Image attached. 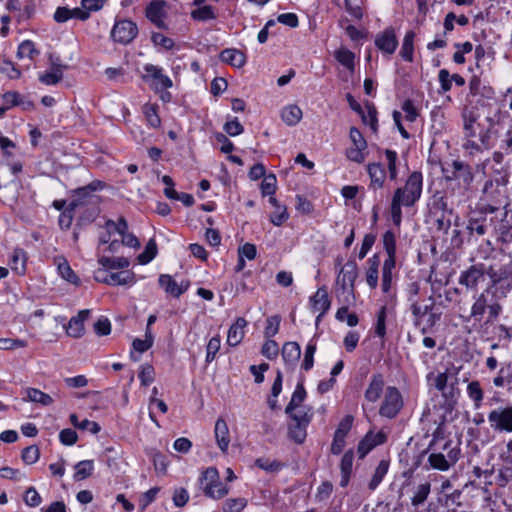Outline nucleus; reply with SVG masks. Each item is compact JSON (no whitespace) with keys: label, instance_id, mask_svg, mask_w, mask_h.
Wrapping results in <instances>:
<instances>
[{"label":"nucleus","instance_id":"nucleus-18","mask_svg":"<svg viewBox=\"0 0 512 512\" xmlns=\"http://www.w3.org/2000/svg\"><path fill=\"white\" fill-rule=\"evenodd\" d=\"M367 173L370 178L369 189L376 191L384 187L387 172L382 163H369L367 165Z\"/></svg>","mask_w":512,"mask_h":512},{"label":"nucleus","instance_id":"nucleus-40","mask_svg":"<svg viewBox=\"0 0 512 512\" xmlns=\"http://www.w3.org/2000/svg\"><path fill=\"white\" fill-rule=\"evenodd\" d=\"M389 468V462L386 460H381L376 467L372 479L368 484V488L373 491L378 485L382 482L384 476L387 474Z\"/></svg>","mask_w":512,"mask_h":512},{"label":"nucleus","instance_id":"nucleus-12","mask_svg":"<svg viewBox=\"0 0 512 512\" xmlns=\"http://www.w3.org/2000/svg\"><path fill=\"white\" fill-rule=\"evenodd\" d=\"M463 130L466 139L479 138L481 145L485 148L489 147L490 132L485 130L480 124L476 125V117L473 113L463 114Z\"/></svg>","mask_w":512,"mask_h":512},{"label":"nucleus","instance_id":"nucleus-20","mask_svg":"<svg viewBox=\"0 0 512 512\" xmlns=\"http://www.w3.org/2000/svg\"><path fill=\"white\" fill-rule=\"evenodd\" d=\"M310 302L314 311H321L320 315L317 317L318 322L331 306V300L329 299L326 286L318 288L316 293L310 298Z\"/></svg>","mask_w":512,"mask_h":512},{"label":"nucleus","instance_id":"nucleus-60","mask_svg":"<svg viewBox=\"0 0 512 512\" xmlns=\"http://www.w3.org/2000/svg\"><path fill=\"white\" fill-rule=\"evenodd\" d=\"M247 504L244 498H232L225 501L224 512H241Z\"/></svg>","mask_w":512,"mask_h":512},{"label":"nucleus","instance_id":"nucleus-17","mask_svg":"<svg viewBox=\"0 0 512 512\" xmlns=\"http://www.w3.org/2000/svg\"><path fill=\"white\" fill-rule=\"evenodd\" d=\"M387 440V435L379 431L377 433H373L369 431L364 438L358 443L357 452L359 454V458L363 459L374 447L385 443Z\"/></svg>","mask_w":512,"mask_h":512},{"label":"nucleus","instance_id":"nucleus-56","mask_svg":"<svg viewBox=\"0 0 512 512\" xmlns=\"http://www.w3.org/2000/svg\"><path fill=\"white\" fill-rule=\"evenodd\" d=\"M427 381L432 382L434 387L442 392V390H446L445 387L448 385V375L446 372L439 373L435 375L433 372L428 373L427 375Z\"/></svg>","mask_w":512,"mask_h":512},{"label":"nucleus","instance_id":"nucleus-39","mask_svg":"<svg viewBox=\"0 0 512 512\" xmlns=\"http://www.w3.org/2000/svg\"><path fill=\"white\" fill-rule=\"evenodd\" d=\"M81 205L79 200H73L69 206L62 211V213L59 216V226L61 229L68 230L73 221V211Z\"/></svg>","mask_w":512,"mask_h":512},{"label":"nucleus","instance_id":"nucleus-15","mask_svg":"<svg viewBox=\"0 0 512 512\" xmlns=\"http://www.w3.org/2000/svg\"><path fill=\"white\" fill-rule=\"evenodd\" d=\"M166 6L167 2L165 0H153L145 9L146 18L159 29H167L164 22V18L167 16Z\"/></svg>","mask_w":512,"mask_h":512},{"label":"nucleus","instance_id":"nucleus-34","mask_svg":"<svg viewBox=\"0 0 512 512\" xmlns=\"http://www.w3.org/2000/svg\"><path fill=\"white\" fill-rule=\"evenodd\" d=\"M75 474L73 476L76 482L85 480L89 478L94 471V462L93 460H82L78 462L75 466Z\"/></svg>","mask_w":512,"mask_h":512},{"label":"nucleus","instance_id":"nucleus-62","mask_svg":"<svg viewBox=\"0 0 512 512\" xmlns=\"http://www.w3.org/2000/svg\"><path fill=\"white\" fill-rule=\"evenodd\" d=\"M279 352L278 344L276 341L267 338V341L263 344L261 353L266 358L272 360L277 357Z\"/></svg>","mask_w":512,"mask_h":512},{"label":"nucleus","instance_id":"nucleus-51","mask_svg":"<svg viewBox=\"0 0 512 512\" xmlns=\"http://www.w3.org/2000/svg\"><path fill=\"white\" fill-rule=\"evenodd\" d=\"M39 54V51L36 50L35 48V45L32 41L30 40H25L23 41L19 47H18V51H17V57L18 58H29V59H33L35 55H38Z\"/></svg>","mask_w":512,"mask_h":512},{"label":"nucleus","instance_id":"nucleus-55","mask_svg":"<svg viewBox=\"0 0 512 512\" xmlns=\"http://www.w3.org/2000/svg\"><path fill=\"white\" fill-rule=\"evenodd\" d=\"M276 176L274 174H268L264 177L261 183V193L263 196L274 195L276 191Z\"/></svg>","mask_w":512,"mask_h":512},{"label":"nucleus","instance_id":"nucleus-54","mask_svg":"<svg viewBox=\"0 0 512 512\" xmlns=\"http://www.w3.org/2000/svg\"><path fill=\"white\" fill-rule=\"evenodd\" d=\"M281 322V317L279 315H273L267 318L266 327H265V337L271 338L275 336L279 331V326Z\"/></svg>","mask_w":512,"mask_h":512},{"label":"nucleus","instance_id":"nucleus-49","mask_svg":"<svg viewBox=\"0 0 512 512\" xmlns=\"http://www.w3.org/2000/svg\"><path fill=\"white\" fill-rule=\"evenodd\" d=\"M386 317L387 308L386 306H382L377 313V320L375 324V334L381 339H384L386 336Z\"/></svg>","mask_w":512,"mask_h":512},{"label":"nucleus","instance_id":"nucleus-6","mask_svg":"<svg viewBox=\"0 0 512 512\" xmlns=\"http://www.w3.org/2000/svg\"><path fill=\"white\" fill-rule=\"evenodd\" d=\"M206 496L220 499L228 493V488L219 481V473L215 467L207 468L200 478Z\"/></svg>","mask_w":512,"mask_h":512},{"label":"nucleus","instance_id":"nucleus-1","mask_svg":"<svg viewBox=\"0 0 512 512\" xmlns=\"http://www.w3.org/2000/svg\"><path fill=\"white\" fill-rule=\"evenodd\" d=\"M487 275L490 278V285L494 295L506 297L512 289V259L507 258L500 265L492 264L487 267Z\"/></svg>","mask_w":512,"mask_h":512},{"label":"nucleus","instance_id":"nucleus-28","mask_svg":"<svg viewBox=\"0 0 512 512\" xmlns=\"http://www.w3.org/2000/svg\"><path fill=\"white\" fill-rule=\"evenodd\" d=\"M402 206L406 207V201L400 198V191L395 190L391 201L390 211L392 221L397 227L400 226L402 221Z\"/></svg>","mask_w":512,"mask_h":512},{"label":"nucleus","instance_id":"nucleus-48","mask_svg":"<svg viewBox=\"0 0 512 512\" xmlns=\"http://www.w3.org/2000/svg\"><path fill=\"white\" fill-rule=\"evenodd\" d=\"M11 268L18 274L25 272V252L22 249H15L11 258Z\"/></svg>","mask_w":512,"mask_h":512},{"label":"nucleus","instance_id":"nucleus-30","mask_svg":"<svg viewBox=\"0 0 512 512\" xmlns=\"http://www.w3.org/2000/svg\"><path fill=\"white\" fill-rule=\"evenodd\" d=\"M301 356V348L297 342H286L282 348V357L287 364L294 365Z\"/></svg>","mask_w":512,"mask_h":512},{"label":"nucleus","instance_id":"nucleus-61","mask_svg":"<svg viewBox=\"0 0 512 512\" xmlns=\"http://www.w3.org/2000/svg\"><path fill=\"white\" fill-rule=\"evenodd\" d=\"M316 351V344L309 342L305 349L304 360L302 362V369L309 371L314 364V353Z\"/></svg>","mask_w":512,"mask_h":512},{"label":"nucleus","instance_id":"nucleus-4","mask_svg":"<svg viewBox=\"0 0 512 512\" xmlns=\"http://www.w3.org/2000/svg\"><path fill=\"white\" fill-rule=\"evenodd\" d=\"M358 277V267L354 260H348L341 268L336 283L340 285L342 294L344 295V302L347 304H354L355 297V281Z\"/></svg>","mask_w":512,"mask_h":512},{"label":"nucleus","instance_id":"nucleus-13","mask_svg":"<svg viewBox=\"0 0 512 512\" xmlns=\"http://www.w3.org/2000/svg\"><path fill=\"white\" fill-rule=\"evenodd\" d=\"M134 278V272L129 270L108 273L106 268H100L96 270L94 273V279L97 282L105 283L112 286L132 283L134 281Z\"/></svg>","mask_w":512,"mask_h":512},{"label":"nucleus","instance_id":"nucleus-23","mask_svg":"<svg viewBox=\"0 0 512 512\" xmlns=\"http://www.w3.org/2000/svg\"><path fill=\"white\" fill-rule=\"evenodd\" d=\"M214 434L217 445L222 452H226L230 443L229 429L223 418H218L215 423Z\"/></svg>","mask_w":512,"mask_h":512},{"label":"nucleus","instance_id":"nucleus-53","mask_svg":"<svg viewBox=\"0 0 512 512\" xmlns=\"http://www.w3.org/2000/svg\"><path fill=\"white\" fill-rule=\"evenodd\" d=\"M159 285L165 290L166 293L172 295L176 298V291L178 284L176 281L168 274H162L159 277Z\"/></svg>","mask_w":512,"mask_h":512},{"label":"nucleus","instance_id":"nucleus-11","mask_svg":"<svg viewBox=\"0 0 512 512\" xmlns=\"http://www.w3.org/2000/svg\"><path fill=\"white\" fill-rule=\"evenodd\" d=\"M137 35V24L128 19L116 21L111 30L112 40L123 45L131 43Z\"/></svg>","mask_w":512,"mask_h":512},{"label":"nucleus","instance_id":"nucleus-47","mask_svg":"<svg viewBox=\"0 0 512 512\" xmlns=\"http://www.w3.org/2000/svg\"><path fill=\"white\" fill-rule=\"evenodd\" d=\"M157 254V245L154 239H150L146 244L145 250L139 254L138 261L140 264H147L152 261Z\"/></svg>","mask_w":512,"mask_h":512},{"label":"nucleus","instance_id":"nucleus-43","mask_svg":"<svg viewBox=\"0 0 512 512\" xmlns=\"http://www.w3.org/2000/svg\"><path fill=\"white\" fill-rule=\"evenodd\" d=\"M309 424L295 423L289 426V437L298 444H302L307 436L306 428Z\"/></svg>","mask_w":512,"mask_h":512},{"label":"nucleus","instance_id":"nucleus-35","mask_svg":"<svg viewBox=\"0 0 512 512\" xmlns=\"http://www.w3.org/2000/svg\"><path fill=\"white\" fill-rule=\"evenodd\" d=\"M25 401H31L34 403H39L43 406H49L53 403V399L50 395L36 389V388H28L26 390V397L23 398Z\"/></svg>","mask_w":512,"mask_h":512},{"label":"nucleus","instance_id":"nucleus-22","mask_svg":"<svg viewBox=\"0 0 512 512\" xmlns=\"http://www.w3.org/2000/svg\"><path fill=\"white\" fill-rule=\"evenodd\" d=\"M144 70L147 73V75L143 76L144 80L152 78L155 81L156 87L160 86L162 89L172 87V80L167 75H164L162 73V69L160 67L152 64H147L144 67Z\"/></svg>","mask_w":512,"mask_h":512},{"label":"nucleus","instance_id":"nucleus-27","mask_svg":"<svg viewBox=\"0 0 512 512\" xmlns=\"http://www.w3.org/2000/svg\"><path fill=\"white\" fill-rule=\"evenodd\" d=\"M369 265L366 271V281L371 289H375L378 285V274H379V265H380V257L378 254H374L367 260Z\"/></svg>","mask_w":512,"mask_h":512},{"label":"nucleus","instance_id":"nucleus-10","mask_svg":"<svg viewBox=\"0 0 512 512\" xmlns=\"http://www.w3.org/2000/svg\"><path fill=\"white\" fill-rule=\"evenodd\" d=\"M492 226V219H488L483 211H476L470 214L466 230L468 242L476 241L478 237L484 236Z\"/></svg>","mask_w":512,"mask_h":512},{"label":"nucleus","instance_id":"nucleus-58","mask_svg":"<svg viewBox=\"0 0 512 512\" xmlns=\"http://www.w3.org/2000/svg\"><path fill=\"white\" fill-rule=\"evenodd\" d=\"M63 79V73L56 70H48L39 76V81L45 85H55Z\"/></svg>","mask_w":512,"mask_h":512},{"label":"nucleus","instance_id":"nucleus-44","mask_svg":"<svg viewBox=\"0 0 512 512\" xmlns=\"http://www.w3.org/2000/svg\"><path fill=\"white\" fill-rule=\"evenodd\" d=\"M445 389L446 390H442L441 394L445 400L446 409L452 410V409H454V407L457 403V399L460 395V391H459L458 387H454L453 385H449V384L445 387Z\"/></svg>","mask_w":512,"mask_h":512},{"label":"nucleus","instance_id":"nucleus-24","mask_svg":"<svg viewBox=\"0 0 512 512\" xmlns=\"http://www.w3.org/2000/svg\"><path fill=\"white\" fill-rule=\"evenodd\" d=\"M246 325L247 321L242 317H238L235 323L231 325L227 335V343L229 346L235 347L241 343Z\"/></svg>","mask_w":512,"mask_h":512},{"label":"nucleus","instance_id":"nucleus-63","mask_svg":"<svg viewBox=\"0 0 512 512\" xmlns=\"http://www.w3.org/2000/svg\"><path fill=\"white\" fill-rule=\"evenodd\" d=\"M383 247L387 254H396V236L392 230L384 233Z\"/></svg>","mask_w":512,"mask_h":512},{"label":"nucleus","instance_id":"nucleus-46","mask_svg":"<svg viewBox=\"0 0 512 512\" xmlns=\"http://www.w3.org/2000/svg\"><path fill=\"white\" fill-rule=\"evenodd\" d=\"M57 268H58V271L63 279H65L66 281H68L72 284H78V282H79L78 276L74 273V271L70 267L69 263L65 259H63L62 261H60L58 263Z\"/></svg>","mask_w":512,"mask_h":512},{"label":"nucleus","instance_id":"nucleus-25","mask_svg":"<svg viewBox=\"0 0 512 512\" xmlns=\"http://www.w3.org/2000/svg\"><path fill=\"white\" fill-rule=\"evenodd\" d=\"M219 58L222 62L236 68H241L246 63V55L242 51L234 48L224 49L220 53Z\"/></svg>","mask_w":512,"mask_h":512},{"label":"nucleus","instance_id":"nucleus-16","mask_svg":"<svg viewBox=\"0 0 512 512\" xmlns=\"http://www.w3.org/2000/svg\"><path fill=\"white\" fill-rule=\"evenodd\" d=\"M375 46L383 53L392 55L398 47V39L393 27H387L375 37Z\"/></svg>","mask_w":512,"mask_h":512},{"label":"nucleus","instance_id":"nucleus-31","mask_svg":"<svg viewBox=\"0 0 512 512\" xmlns=\"http://www.w3.org/2000/svg\"><path fill=\"white\" fill-rule=\"evenodd\" d=\"M306 395L307 394L304 388L303 381L298 382L295 391L292 394L291 400L285 408V413L291 414V412L295 411L300 406V404L305 400Z\"/></svg>","mask_w":512,"mask_h":512},{"label":"nucleus","instance_id":"nucleus-50","mask_svg":"<svg viewBox=\"0 0 512 512\" xmlns=\"http://www.w3.org/2000/svg\"><path fill=\"white\" fill-rule=\"evenodd\" d=\"M385 155L387 158V168H388L389 178H390V180L394 181V180H396L397 175H398V170H397V166H396L397 160H398V155H397L396 151L390 150V149L385 150Z\"/></svg>","mask_w":512,"mask_h":512},{"label":"nucleus","instance_id":"nucleus-21","mask_svg":"<svg viewBox=\"0 0 512 512\" xmlns=\"http://www.w3.org/2000/svg\"><path fill=\"white\" fill-rule=\"evenodd\" d=\"M90 311L85 309L78 312V314L72 317L67 326L66 332L69 336L79 338L84 333V321L88 318Z\"/></svg>","mask_w":512,"mask_h":512},{"label":"nucleus","instance_id":"nucleus-26","mask_svg":"<svg viewBox=\"0 0 512 512\" xmlns=\"http://www.w3.org/2000/svg\"><path fill=\"white\" fill-rule=\"evenodd\" d=\"M353 460H354V452L352 449L347 450L340 463V470H341V481L340 486L346 487L349 483L351 474H352V466H353Z\"/></svg>","mask_w":512,"mask_h":512},{"label":"nucleus","instance_id":"nucleus-37","mask_svg":"<svg viewBox=\"0 0 512 512\" xmlns=\"http://www.w3.org/2000/svg\"><path fill=\"white\" fill-rule=\"evenodd\" d=\"M99 264L105 269H124L130 265V261L125 257L110 258L102 256L98 259Z\"/></svg>","mask_w":512,"mask_h":512},{"label":"nucleus","instance_id":"nucleus-14","mask_svg":"<svg viewBox=\"0 0 512 512\" xmlns=\"http://www.w3.org/2000/svg\"><path fill=\"white\" fill-rule=\"evenodd\" d=\"M485 274H487V267L484 264L471 265L467 270L461 272L459 284L465 286L467 290H475L478 283L484 280Z\"/></svg>","mask_w":512,"mask_h":512},{"label":"nucleus","instance_id":"nucleus-3","mask_svg":"<svg viewBox=\"0 0 512 512\" xmlns=\"http://www.w3.org/2000/svg\"><path fill=\"white\" fill-rule=\"evenodd\" d=\"M460 450L457 447L452 446V441L448 440L442 447L441 451H438L436 445L433 450H430L427 463L424 465L426 470L434 469L439 471H447L452 467L459 459Z\"/></svg>","mask_w":512,"mask_h":512},{"label":"nucleus","instance_id":"nucleus-38","mask_svg":"<svg viewBox=\"0 0 512 512\" xmlns=\"http://www.w3.org/2000/svg\"><path fill=\"white\" fill-rule=\"evenodd\" d=\"M282 381V372L280 370H277L276 377L271 388V396L267 400L268 406L272 410H276L279 408L276 398L282 391Z\"/></svg>","mask_w":512,"mask_h":512},{"label":"nucleus","instance_id":"nucleus-8","mask_svg":"<svg viewBox=\"0 0 512 512\" xmlns=\"http://www.w3.org/2000/svg\"><path fill=\"white\" fill-rule=\"evenodd\" d=\"M488 421L493 431L512 433V405L500 406L491 410Z\"/></svg>","mask_w":512,"mask_h":512},{"label":"nucleus","instance_id":"nucleus-5","mask_svg":"<svg viewBox=\"0 0 512 512\" xmlns=\"http://www.w3.org/2000/svg\"><path fill=\"white\" fill-rule=\"evenodd\" d=\"M422 187L423 175L419 171H414L407 178L404 187L396 190L400 191V198L406 201V207H413L421 197Z\"/></svg>","mask_w":512,"mask_h":512},{"label":"nucleus","instance_id":"nucleus-41","mask_svg":"<svg viewBox=\"0 0 512 512\" xmlns=\"http://www.w3.org/2000/svg\"><path fill=\"white\" fill-rule=\"evenodd\" d=\"M69 419L71 424L80 430H89L92 434H97L101 430V427L97 422L90 421L88 419H84L79 422L76 414H71Z\"/></svg>","mask_w":512,"mask_h":512},{"label":"nucleus","instance_id":"nucleus-42","mask_svg":"<svg viewBox=\"0 0 512 512\" xmlns=\"http://www.w3.org/2000/svg\"><path fill=\"white\" fill-rule=\"evenodd\" d=\"M439 437V428L436 429V431L433 433V439L430 441L428 447L424 450H422L418 455H416L413 458L412 467L409 470V473H412L414 470L422 466L423 460L425 456L430 452V450H433V447L436 445V441Z\"/></svg>","mask_w":512,"mask_h":512},{"label":"nucleus","instance_id":"nucleus-52","mask_svg":"<svg viewBox=\"0 0 512 512\" xmlns=\"http://www.w3.org/2000/svg\"><path fill=\"white\" fill-rule=\"evenodd\" d=\"M191 16L194 20L198 21H206L216 18L213 7L210 5L201 6L198 9L192 11Z\"/></svg>","mask_w":512,"mask_h":512},{"label":"nucleus","instance_id":"nucleus-45","mask_svg":"<svg viewBox=\"0 0 512 512\" xmlns=\"http://www.w3.org/2000/svg\"><path fill=\"white\" fill-rule=\"evenodd\" d=\"M430 489H431V484L428 481L418 485V487L416 488V491L414 493V496L411 499L412 505L416 507V506L423 504L426 501V499L430 493Z\"/></svg>","mask_w":512,"mask_h":512},{"label":"nucleus","instance_id":"nucleus-64","mask_svg":"<svg viewBox=\"0 0 512 512\" xmlns=\"http://www.w3.org/2000/svg\"><path fill=\"white\" fill-rule=\"evenodd\" d=\"M23 500L27 506L37 507L40 505L42 498L34 487H29L25 491Z\"/></svg>","mask_w":512,"mask_h":512},{"label":"nucleus","instance_id":"nucleus-36","mask_svg":"<svg viewBox=\"0 0 512 512\" xmlns=\"http://www.w3.org/2000/svg\"><path fill=\"white\" fill-rule=\"evenodd\" d=\"M467 394L473 401L475 409H479L484 398V392L481 388L480 382L477 380L470 382L467 386Z\"/></svg>","mask_w":512,"mask_h":512},{"label":"nucleus","instance_id":"nucleus-33","mask_svg":"<svg viewBox=\"0 0 512 512\" xmlns=\"http://www.w3.org/2000/svg\"><path fill=\"white\" fill-rule=\"evenodd\" d=\"M415 36H416L415 32L410 30V31L406 32L404 39H403L402 47L400 50V56L403 58V60H405L407 62L413 61Z\"/></svg>","mask_w":512,"mask_h":512},{"label":"nucleus","instance_id":"nucleus-2","mask_svg":"<svg viewBox=\"0 0 512 512\" xmlns=\"http://www.w3.org/2000/svg\"><path fill=\"white\" fill-rule=\"evenodd\" d=\"M491 297L501 298L499 295H494L492 288L487 287L480 294L475 293L473 295L474 302L470 308L468 307V302L465 301L464 298L458 299V310L463 312L461 317L464 319V321L469 322L474 320L475 322H480L483 319L485 311L487 310Z\"/></svg>","mask_w":512,"mask_h":512},{"label":"nucleus","instance_id":"nucleus-19","mask_svg":"<svg viewBox=\"0 0 512 512\" xmlns=\"http://www.w3.org/2000/svg\"><path fill=\"white\" fill-rule=\"evenodd\" d=\"M384 386L385 381L383 375L381 373L373 374L364 393L365 399L371 403L377 402L383 393Z\"/></svg>","mask_w":512,"mask_h":512},{"label":"nucleus","instance_id":"nucleus-29","mask_svg":"<svg viewBox=\"0 0 512 512\" xmlns=\"http://www.w3.org/2000/svg\"><path fill=\"white\" fill-rule=\"evenodd\" d=\"M335 59L351 73L355 70V54L346 47H340L334 52Z\"/></svg>","mask_w":512,"mask_h":512},{"label":"nucleus","instance_id":"nucleus-57","mask_svg":"<svg viewBox=\"0 0 512 512\" xmlns=\"http://www.w3.org/2000/svg\"><path fill=\"white\" fill-rule=\"evenodd\" d=\"M40 452L37 446L31 445L23 449L21 458L27 465L34 464L38 461Z\"/></svg>","mask_w":512,"mask_h":512},{"label":"nucleus","instance_id":"nucleus-59","mask_svg":"<svg viewBox=\"0 0 512 512\" xmlns=\"http://www.w3.org/2000/svg\"><path fill=\"white\" fill-rule=\"evenodd\" d=\"M433 306H434V304L432 303V304L426 305L422 308L417 302L412 303L410 309H411L413 316L415 317V321H414L415 326H419L420 319L424 315L429 314L432 311Z\"/></svg>","mask_w":512,"mask_h":512},{"label":"nucleus","instance_id":"nucleus-9","mask_svg":"<svg viewBox=\"0 0 512 512\" xmlns=\"http://www.w3.org/2000/svg\"><path fill=\"white\" fill-rule=\"evenodd\" d=\"M402 407L403 398L400 391L394 386H388L379 409V414L382 417L393 419L399 414Z\"/></svg>","mask_w":512,"mask_h":512},{"label":"nucleus","instance_id":"nucleus-32","mask_svg":"<svg viewBox=\"0 0 512 512\" xmlns=\"http://www.w3.org/2000/svg\"><path fill=\"white\" fill-rule=\"evenodd\" d=\"M281 118L288 126H294L302 118V110L297 105H289L282 109Z\"/></svg>","mask_w":512,"mask_h":512},{"label":"nucleus","instance_id":"nucleus-7","mask_svg":"<svg viewBox=\"0 0 512 512\" xmlns=\"http://www.w3.org/2000/svg\"><path fill=\"white\" fill-rule=\"evenodd\" d=\"M442 173L446 181L457 180L459 185L465 188H468L474 179L471 166L460 160H454L451 168L443 166Z\"/></svg>","mask_w":512,"mask_h":512}]
</instances>
